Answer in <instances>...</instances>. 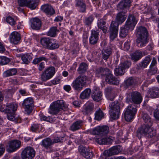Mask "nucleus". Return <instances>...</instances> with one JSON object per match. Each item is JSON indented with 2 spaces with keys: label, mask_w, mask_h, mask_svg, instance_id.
<instances>
[{
  "label": "nucleus",
  "mask_w": 159,
  "mask_h": 159,
  "mask_svg": "<svg viewBox=\"0 0 159 159\" xmlns=\"http://www.w3.org/2000/svg\"><path fill=\"white\" fill-rule=\"evenodd\" d=\"M137 46L139 47L144 46L148 43V32L144 27L140 26L136 30Z\"/></svg>",
  "instance_id": "f257e3e1"
},
{
  "label": "nucleus",
  "mask_w": 159,
  "mask_h": 159,
  "mask_svg": "<svg viewBox=\"0 0 159 159\" xmlns=\"http://www.w3.org/2000/svg\"><path fill=\"white\" fill-rule=\"evenodd\" d=\"M149 124H145L142 125L138 130V134L147 136L152 138L156 135V132L154 129L152 127V125Z\"/></svg>",
  "instance_id": "f03ea898"
},
{
  "label": "nucleus",
  "mask_w": 159,
  "mask_h": 159,
  "mask_svg": "<svg viewBox=\"0 0 159 159\" xmlns=\"http://www.w3.org/2000/svg\"><path fill=\"white\" fill-rule=\"evenodd\" d=\"M88 77L83 75H80L76 78L72 82L71 85L75 90H81L84 85L86 84V81L88 80Z\"/></svg>",
  "instance_id": "7ed1b4c3"
},
{
  "label": "nucleus",
  "mask_w": 159,
  "mask_h": 159,
  "mask_svg": "<svg viewBox=\"0 0 159 159\" xmlns=\"http://www.w3.org/2000/svg\"><path fill=\"white\" fill-rule=\"evenodd\" d=\"M64 102L63 100H59L53 102L50 106L48 113L52 115L58 114L61 110H63Z\"/></svg>",
  "instance_id": "20e7f679"
},
{
  "label": "nucleus",
  "mask_w": 159,
  "mask_h": 159,
  "mask_svg": "<svg viewBox=\"0 0 159 159\" xmlns=\"http://www.w3.org/2000/svg\"><path fill=\"white\" fill-rule=\"evenodd\" d=\"M120 109V103L119 102H115L110 104L109 111L110 116L112 119L116 120L119 118Z\"/></svg>",
  "instance_id": "39448f33"
},
{
  "label": "nucleus",
  "mask_w": 159,
  "mask_h": 159,
  "mask_svg": "<svg viewBox=\"0 0 159 159\" xmlns=\"http://www.w3.org/2000/svg\"><path fill=\"white\" fill-rule=\"evenodd\" d=\"M131 99L134 103L139 104L141 102L142 98L139 92L135 91L127 94V101L129 102Z\"/></svg>",
  "instance_id": "423d86ee"
},
{
  "label": "nucleus",
  "mask_w": 159,
  "mask_h": 159,
  "mask_svg": "<svg viewBox=\"0 0 159 159\" xmlns=\"http://www.w3.org/2000/svg\"><path fill=\"white\" fill-rule=\"evenodd\" d=\"M55 73V69L53 66H51L46 69L41 75V79L43 81H46L51 79Z\"/></svg>",
  "instance_id": "0eeeda50"
},
{
  "label": "nucleus",
  "mask_w": 159,
  "mask_h": 159,
  "mask_svg": "<svg viewBox=\"0 0 159 159\" xmlns=\"http://www.w3.org/2000/svg\"><path fill=\"white\" fill-rule=\"evenodd\" d=\"M109 129V127L107 126H98L90 129L89 131L90 134H92L104 136L108 133Z\"/></svg>",
  "instance_id": "6e6552de"
},
{
  "label": "nucleus",
  "mask_w": 159,
  "mask_h": 159,
  "mask_svg": "<svg viewBox=\"0 0 159 159\" xmlns=\"http://www.w3.org/2000/svg\"><path fill=\"white\" fill-rule=\"evenodd\" d=\"M39 1V0H18V3L20 6H26L34 10L36 8Z\"/></svg>",
  "instance_id": "1a4fd4ad"
},
{
  "label": "nucleus",
  "mask_w": 159,
  "mask_h": 159,
  "mask_svg": "<svg viewBox=\"0 0 159 159\" xmlns=\"http://www.w3.org/2000/svg\"><path fill=\"white\" fill-rule=\"evenodd\" d=\"M137 111L135 106L133 105H129L124 113L125 119L126 121H129L134 118Z\"/></svg>",
  "instance_id": "9d476101"
},
{
  "label": "nucleus",
  "mask_w": 159,
  "mask_h": 159,
  "mask_svg": "<svg viewBox=\"0 0 159 159\" xmlns=\"http://www.w3.org/2000/svg\"><path fill=\"white\" fill-rule=\"evenodd\" d=\"M35 151L34 149L30 147L25 148L21 153L23 159H32L35 155Z\"/></svg>",
  "instance_id": "9b49d317"
},
{
  "label": "nucleus",
  "mask_w": 159,
  "mask_h": 159,
  "mask_svg": "<svg viewBox=\"0 0 159 159\" xmlns=\"http://www.w3.org/2000/svg\"><path fill=\"white\" fill-rule=\"evenodd\" d=\"M22 106L24 107L25 112L28 115H29L32 111L34 107V101L31 98H28L24 100Z\"/></svg>",
  "instance_id": "f8f14e48"
},
{
  "label": "nucleus",
  "mask_w": 159,
  "mask_h": 159,
  "mask_svg": "<svg viewBox=\"0 0 159 159\" xmlns=\"http://www.w3.org/2000/svg\"><path fill=\"white\" fill-rule=\"evenodd\" d=\"M118 24L116 21H112L110 26V38L111 41H114L117 36Z\"/></svg>",
  "instance_id": "ddd939ff"
},
{
  "label": "nucleus",
  "mask_w": 159,
  "mask_h": 159,
  "mask_svg": "<svg viewBox=\"0 0 159 159\" xmlns=\"http://www.w3.org/2000/svg\"><path fill=\"white\" fill-rule=\"evenodd\" d=\"M137 21L135 17L132 15L129 16L124 27L128 30H132L134 29Z\"/></svg>",
  "instance_id": "4468645a"
},
{
  "label": "nucleus",
  "mask_w": 159,
  "mask_h": 159,
  "mask_svg": "<svg viewBox=\"0 0 159 159\" xmlns=\"http://www.w3.org/2000/svg\"><path fill=\"white\" fill-rule=\"evenodd\" d=\"M79 151L80 154L87 159H90L93 156V153L89 148L82 145H80L79 148Z\"/></svg>",
  "instance_id": "2eb2a0df"
},
{
  "label": "nucleus",
  "mask_w": 159,
  "mask_h": 159,
  "mask_svg": "<svg viewBox=\"0 0 159 159\" xmlns=\"http://www.w3.org/2000/svg\"><path fill=\"white\" fill-rule=\"evenodd\" d=\"M21 142L18 140H14L10 141L8 144L7 150L9 152H14L19 148L20 146Z\"/></svg>",
  "instance_id": "dca6fc26"
},
{
  "label": "nucleus",
  "mask_w": 159,
  "mask_h": 159,
  "mask_svg": "<svg viewBox=\"0 0 159 159\" xmlns=\"http://www.w3.org/2000/svg\"><path fill=\"white\" fill-rule=\"evenodd\" d=\"M105 80L107 82L110 84L117 85L119 84V81L114 76L111 74V72L110 70V72L106 75Z\"/></svg>",
  "instance_id": "f3484780"
},
{
  "label": "nucleus",
  "mask_w": 159,
  "mask_h": 159,
  "mask_svg": "<svg viewBox=\"0 0 159 159\" xmlns=\"http://www.w3.org/2000/svg\"><path fill=\"white\" fill-rule=\"evenodd\" d=\"M110 72V70L107 68L99 67L97 68L95 71V74L97 76L103 78Z\"/></svg>",
  "instance_id": "a211bd4d"
},
{
  "label": "nucleus",
  "mask_w": 159,
  "mask_h": 159,
  "mask_svg": "<svg viewBox=\"0 0 159 159\" xmlns=\"http://www.w3.org/2000/svg\"><path fill=\"white\" fill-rule=\"evenodd\" d=\"M30 26L34 30H38L41 26V22L39 18L35 17L31 19L30 20Z\"/></svg>",
  "instance_id": "6ab92c4d"
},
{
  "label": "nucleus",
  "mask_w": 159,
  "mask_h": 159,
  "mask_svg": "<svg viewBox=\"0 0 159 159\" xmlns=\"http://www.w3.org/2000/svg\"><path fill=\"white\" fill-rule=\"evenodd\" d=\"M41 8L43 12L48 16H52L55 13V10L52 7L48 4H45L42 5Z\"/></svg>",
  "instance_id": "aec40b11"
},
{
  "label": "nucleus",
  "mask_w": 159,
  "mask_h": 159,
  "mask_svg": "<svg viewBox=\"0 0 159 159\" xmlns=\"http://www.w3.org/2000/svg\"><path fill=\"white\" fill-rule=\"evenodd\" d=\"M92 97L93 99L97 102H99L102 99V93L99 88L97 87L94 88Z\"/></svg>",
  "instance_id": "412c9836"
},
{
  "label": "nucleus",
  "mask_w": 159,
  "mask_h": 159,
  "mask_svg": "<svg viewBox=\"0 0 159 159\" xmlns=\"http://www.w3.org/2000/svg\"><path fill=\"white\" fill-rule=\"evenodd\" d=\"M99 32L97 31L92 30L91 35L89 38V43L91 45L96 44L98 39Z\"/></svg>",
  "instance_id": "4be33fe9"
},
{
  "label": "nucleus",
  "mask_w": 159,
  "mask_h": 159,
  "mask_svg": "<svg viewBox=\"0 0 159 159\" xmlns=\"http://www.w3.org/2000/svg\"><path fill=\"white\" fill-rule=\"evenodd\" d=\"M10 39L11 43L14 44H18L20 39V34L18 32L14 31L11 34Z\"/></svg>",
  "instance_id": "5701e85b"
},
{
  "label": "nucleus",
  "mask_w": 159,
  "mask_h": 159,
  "mask_svg": "<svg viewBox=\"0 0 159 159\" xmlns=\"http://www.w3.org/2000/svg\"><path fill=\"white\" fill-rule=\"evenodd\" d=\"M130 0H123L118 4L117 8L119 10H125L128 9L130 6Z\"/></svg>",
  "instance_id": "b1692460"
},
{
  "label": "nucleus",
  "mask_w": 159,
  "mask_h": 159,
  "mask_svg": "<svg viewBox=\"0 0 159 159\" xmlns=\"http://www.w3.org/2000/svg\"><path fill=\"white\" fill-rule=\"evenodd\" d=\"M94 105L92 102H88L84 107L82 112L84 115L90 114L92 112Z\"/></svg>",
  "instance_id": "393cba45"
},
{
  "label": "nucleus",
  "mask_w": 159,
  "mask_h": 159,
  "mask_svg": "<svg viewBox=\"0 0 159 159\" xmlns=\"http://www.w3.org/2000/svg\"><path fill=\"white\" fill-rule=\"evenodd\" d=\"M96 141L100 144H109L112 142V139L106 137H97L95 139Z\"/></svg>",
  "instance_id": "a878e982"
},
{
  "label": "nucleus",
  "mask_w": 159,
  "mask_h": 159,
  "mask_svg": "<svg viewBox=\"0 0 159 159\" xmlns=\"http://www.w3.org/2000/svg\"><path fill=\"white\" fill-rule=\"evenodd\" d=\"M17 105L15 103L7 104L6 108V113H15L17 110Z\"/></svg>",
  "instance_id": "bb28decb"
},
{
  "label": "nucleus",
  "mask_w": 159,
  "mask_h": 159,
  "mask_svg": "<svg viewBox=\"0 0 159 159\" xmlns=\"http://www.w3.org/2000/svg\"><path fill=\"white\" fill-rule=\"evenodd\" d=\"M53 144L52 140L49 138L44 139L41 143V145L47 149L50 148Z\"/></svg>",
  "instance_id": "cd10ccee"
},
{
  "label": "nucleus",
  "mask_w": 159,
  "mask_h": 159,
  "mask_svg": "<svg viewBox=\"0 0 159 159\" xmlns=\"http://www.w3.org/2000/svg\"><path fill=\"white\" fill-rule=\"evenodd\" d=\"M119 152L118 147L114 146L108 150H105L104 152V154L105 155V156H109L113 155L118 154Z\"/></svg>",
  "instance_id": "c85d7f7f"
},
{
  "label": "nucleus",
  "mask_w": 159,
  "mask_h": 159,
  "mask_svg": "<svg viewBox=\"0 0 159 159\" xmlns=\"http://www.w3.org/2000/svg\"><path fill=\"white\" fill-rule=\"evenodd\" d=\"M83 122L81 120H79L74 122L70 127V129L75 131L80 129L83 125Z\"/></svg>",
  "instance_id": "c756f323"
},
{
  "label": "nucleus",
  "mask_w": 159,
  "mask_h": 159,
  "mask_svg": "<svg viewBox=\"0 0 159 159\" xmlns=\"http://www.w3.org/2000/svg\"><path fill=\"white\" fill-rule=\"evenodd\" d=\"M52 41V39L49 38H43L40 40L41 44L45 48L48 49L50 44Z\"/></svg>",
  "instance_id": "7c9ffc66"
},
{
  "label": "nucleus",
  "mask_w": 159,
  "mask_h": 159,
  "mask_svg": "<svg viewBox=\"0 0 159 159\" xmlns=\"http://www.w3.org/2000/svg\"><path fill=\"white\" fill-rule=\"evenodd\" d=\"M17 70L16 69H10L4 71L3 73V77H8L15 75L17 73Z\"/></svg>",
  "instance_id": "2f4dec72"
},
{
  "label": "nucleus",
  "mask_w": 159,
  "mask_h": 159,
  "mask_svg": "<svg viewBox=\"0 0 159 159\" xmlns=\"http://www.w3.org/2000/svg\"><path fill=\"white\" fill-rule=\"evenodd\" d=\"M126 17L125 16V13L121 12L118 13L116 17V20L118 22H116L118 24H122L125 20Z\"/></svg>",
  "instance_id": "473e14b6"
},
{
  "label": "nucleus",
  "mask_w": 159,
  "mask_h": 159,
  "mask_svg": "<svg viewBox=\"0 0 159 159\" xmlns=\"http://www.w3.org/2000/svg\"><path fill=\"white\" fill-rule=\"evenodd\" d=\"M23 62L25 64H28L32 59V55L31 54L25 53L21 56Z\"/></svg>",
  "instance_id": "72a5a7b5"
},
{
  "label": "nucleus",
  "mask_w": 159,
  "mask_h": 159,
  "mask_svg": "<svg viewBox=\"0 0 159 159\" xmlns=\"http://www.w3.org/2000/svg\"><path fill=\"white\" fill-rule=\"evenodd\" d=\"M148 96L152 98L158 97L159 96V89L157 87L154 88L150 90Z\"/></svg>",
  "instance_id": "f704fd0d"
},
{
  "label": "nucleus",
  "mask_w": 159,
  "mask_h": 159,
  "mask_svg": "<svg viewBox=\"0 0 159 159\" xmlns=\"http://www.w3.org/2000/svg\"><path fill=\"white\" fill-rule=\"evenodd\" d=\"M106 22L103 20L101 19L98 20V26L99 28L102 30L103 32L105 33H107V29L105 25Z\"/></svg>",
  "instance_id": "c9c22d12"
},
{
  "label": "nucleus",
  "mask_w": 159,
  "mask_h": 159,
  "mask_svg": "<svg viewBox=\"0 0 159 159\" xmlns=\"http://www.w3.org/2000/svg\"><path fill=\"white\" fill-rule=\"evenodd\" d=\"M75 6L78 7L82 12H84L86 10V4L81 0H75Z\"/></svg>",
  "instance_id": "e433bc0d"
},
{
  "label": "nucleus",
  "mask_w": 159,
  "mask_h": 159,
  "mask_svg": "<svg viewBox=\"0 0 159 159\" xmlns=\"http://www.w3.org/2000/svg\"><path fill=\"white\" fill-rule=\"evenodd\" d=\"M142 116L144 122L146 124H149L150 125H152L153 121L149 115L147 113L144 112H142Z\"/></svg>",
  "instance_id": "4c0bfd02"
},
{
  "label": "nucleus",
  "mask_w": 159,
  "mask_h": 159,
  "mask_svg": "<svg viewBox=\"0 0 159 159\" xmlns=\"http://www.w3.org/2000/svg\"><path fill=\"white\" fill-rule=\"evenodd\" d=\"M156 60L154 58H153L150 66V69L149 70V72L152 74H154L157 72V68L156 66Z\"/></svg>",
  "instance_id": "58836bf2"
},
{
  "label": "nucleus",
  "mask_w": 159,
  "mask_h": 159,
  "mask_svg": "<svg viewBox=\"0 0 159 159\" xmlns=\"http://www.w3.org/2000/svg\"><path fill=\"white\" fill-rule=\"evenodd\" d=\"M91 92L90 89L87 88L81 93L80 97L82 99L88 98L90 96Z\"/></svg>",
  "instance_id": "ea45409f"
},
{
  "label": "nucleus",
  "mask_w": 159,
  "mask_h": 159,
  "mask_svg": "<svg viewBox=\"0 0 159 159\" xmlns=\"http://www.w3.org/2000/svg\"><path fill=\"white\" fill-rule=\"evenodd\" d=\"M105 91L108 96V98L111 101H112L114 98L110 99L109 98V96L111 94L112 95L115 93L116 92V89H115L114 88L111 86H109L105 89Z\"/></svg>",
  "instance_id": "a19ab883"
},
{
  "label": "nucleus",
  "mask_w": 159,
  "mask_h": 159,
  "mask_svg": "<svg viewBox=\"0 0 159 159\" xmlns=\"http://www.w3.org/2000/svg\"><path fill=\"white\" fill-rule=\"evenodd\" d=\"M112 53L111 49L110 48H107L102 51V58L107 61Z\"/></svg>",
  "instance_id": "79ce46f5"
},
{
  "label": "nucleus",
  "mask_w": 159,
  "mask_h": 159,
  "mask_svg": "<svg viewBox=\"0 0 159 159\" xmlns=\"http://www.w3.org/2000/svg\"><path fill=\"white\" fill-rule=\"evenodd\" d=\"M151 60L150 56H148L139 64L140 66L142 68H146L150 62Z\"/></svg>",
  "instance_id": "37998d69"
},
{
  "label": "nucleus",
  "mask_w": 159,
  "mask_h": 159,
  "mask_svg": "<svg viewBox=\"0 0 159 159\" xmlns=\"http://www.w3.org/2000/svg\"><path fill=\"white\" fill-rule=\"evenodd\" d=\"M142 56V53L141 52L137 51L131 55V59L134 61L139 60Z\"/></svg>",
  "instance_id": "c03bdc74"
},
{
  "label": "nucleus",
  "mask_w": 159,
  "mask_h": 159,
  "mask_svg": "<svg viewBox=\"0 0 159 159\" xmlns=\"http://www.w3.org/2000/svg\"><path fill=\"white\" fill-rule=\"evenodd\" d=\"M57 31L56 27H53L51 28L47 33V35L52 37H55L57 35Z\"/></svg>",
  "instance_id": "a18cd8bd"
},
{
  "label": "nucleus",
  "mask_w": 159,
  "mask_h": 159,
  "mask_svg": "<svg viewBox=\"0 0 159 159\" xmlns=\"http://www.w3.org/2000/svg\"><path fill=\"white\" fill-rule=\"evenodd\" d=\"M59 46L58 42L56 39H52V42L50 44L48 49L50 50L56 49L59 48Z\"/></svg>",
  "instance_id": "49530a36"
},
{
  "label": "nucleus",
  "mask_w": 159,
  "mask_h": 159,
  "mask_svg": "<svg viewBox=\"0 0 159 159\" xmlns=\"http://www.w3.org/2000/svg\"><path fill=\"white\" fill-rule=\"evenodd\" d=\"M125 72V69L122 67H121L120 65L115 69V74L117 76L122 75L124 74Z\"/></svg>",
  "instance_id": "de8ad7c7"
},
{
  "label": "nucleus",
  "mask_w": 159,
  "mask_h": 159,
  "mask_svg": "<svg viewBox=\"0 0 159 159\" xmlns=\"http://www.w3.org/2000/svg\"><path fill=\"white\" fill-rule=\"evenodd\" d=\"M95 118L98 120H101L104 116V114L102 111L99 109L96 111L95 114Z\"/></svg>",
  "instance_id": "09e8293b"
},
{
  "label": "nucleus",
  "mask_w": 159,
  "mask_h": 159,
  "mask_svg": "<svg viewBox=\"0 0 159 159\" xmlns=\"http://www.w3.org/2000/svg\"><path fill=\"white\" fill-rule=\"evenodd\" d=\"M129 30L124 27L121 28L120 31V36L121 38H125L127 35Z\"/></svg>",
  "instance_id": "8fccbe9b"
},
{
  "label": "nucleus",
  "mask_w": 159,
  "mask_h": 159,
  "mask_svg": "<svg viewBox=\"0 0 159 159\" xmlns=\"http://www.w3.org/2000/svg\"><path fill=\"white\" fill-rule=\"evenodd\" d=\"M16 89V87L14 86L11 87L7 89H6V92L9 97H11L14 93Z\"/></svg>",
  "instance_id": "3c124183"
},
{
  "label": "nucleus",
  "mask_w": 159,
  "mask_h": 159,
  "mask_svg": "<svg viewBox=\"0 0 159 159\" xmlns=\"http://www.w3.org/2000/svg\"><path fill=\"white\" fill-rule=\"evenodd\" d=\"M87 68V64L84 63H83L80 65L78 70L80 74H81L86 71Z\"/></svg>",
  "instance_id": "603ef678"
},
{
  "label": "nucleus",
  "mask_w": 159,
  "mask_h": 159,
  "mask_svg": "<svg viewBox=\"0 0 159 159\" xmlns=\"http://www.w3.org/2000/svg\"><path fill=\"white\" fill-rule=\"evenodd\" d=\"M42 61H44L47 62L48 61V59L43 56L40 57L35 58L33 60V62L34 64H36Z\"/></svg>",
  "instance_id": "864d4df0"
},
{
  "label": "nucleus",
  "mask_w": 159,
  "mask_h": 159,
  "mask_svg": "<svg viewBox=\"0 0 159 159\" xmlns=\"http://www.w3.org/2000/svg\"><path fill=\"white\" fill-rule=\"evenodd\" d=\"M131 65L130 61H126L124 62H122L120 65L121 67H122L125 70L126 69L129 68Z\"/></svg>",
  "instance_id": "5fc2aeb1"
},
{
  "label": "nucleus",
  "mask_w": 159,
  "mask_h": 159,
  "mask_svg": "<svg viewBox=\"0 0 159 159\" xmlns=\"http://www.w3.org/2000/svg\"><path fill=\"white\" fill-rule=\"evenodd\" d=\"M134 83V79L132 77L127 79L125 82V84L127 87L133 85Z\"/></svg>",
  "instance_id": "6e6d98bb"
},
{
  "label": "nucleus",
  "mask_w": 159,
  "mask_h": 159,
  "mask_svg": "<svg viewBox=\"0 0 159 159\" xmlns=\"http://www.w3.org/2000/svg\"><path fill=\"white\" fill-rule=\"evenodd\" d=\"M6 21L11 25H15L16 21L11 16H8L6 18Z\"/></svg>",
  "instance_id": "4d7b16f0"
},
{
  "label": "nucleus",
  "mask_w": 159,
  "mask_h": 159,
  "mask_svg": "<svg viewBox=\"0 0 159 159\" xmlns=\"http://www.w3.org/2000/svg\"><path fill=\"white\" fill-rule=\"evenodd\" d=\"M40 126V125L39 124H33L30 127V130L32 132H35L39 129Z\"/></svg>",
  "instance_id": "13d9d810"
},
{
  "label": "nucleus",
  "mask_w": 159,
  "mask_h": 159,
  "mask_svg": "<svg viewBox=\"0 0 159 159\" xmlns=\"http://www.w3.org/2000/svg\"><path fill=\"white\" fill-rule=\"evenodd\" d=\"M154 115L156 121L159 122V106L157 107L154 112Z\"/></svg>",
  "instance_id": "bf43d9fd"
},
{
  "label": "nucleus",
  "mask_w": 159,
  "mask_h": 159,
  "mask_svg": "<svg viewBox=\"0 0 159 159\" xmlns=\"http://www.w3.org/2000/svg\"><path fill=\"white\" fill-rule=\"evenodd\" d=\"M93 18L92 16H89L86 18L84 20V23L86 25H90L93 20Z\"/></svg>",
  "instance_id": "052dcab7"
},
{
  "label": "nucleus",
  "mask_w": 159,
  "mask_h": 159,
  "mask_svg": "<svg viewBox=\"0 0 159 159\" xmlns=\"http://www.w3.org/2000/svg\"><path fill=\"white\" fill-rule=\"evenodd\" d=\"M7 119L10 120H15L16 119L15 116V113H7Z\"/></svg>",
  "instance_id": "680f3d73"
},
{
  "label": "nucleus",
  "mask_w": 159,
  "mask_h": 159,
  "mask_svg": "<svg viewBox=\"0 0 159 159\" xmlns=\"http://www.w3.org/2000/svg\"><path fill=\"white\" fill-rule=\"evenodd\" d=\"M3 65H6L10 61V59L5 56H2Z\"/></svg>",
  "instance_id": "e2e57ef3"
},
{
  "label": "nucleus",
  "mask_w": 159,
  "mask_h": 159,
  "mask_svg": "<svg viewBox=\"0 0 159 159\" xmlns=\"http://www.w3.org/2000/svg\"><path fill=\"white\" fill-rule=\"evenodd\" d=\"M4 146L2 144H0V157L5 152Z\"/></svg>",
  "instance_id": "0e129e2a"
},
{
  "label": "nucleus",
  "mask_w": 159,
  "mask_h": 159,
  "mask_svg": "<svg viewBox=\"0 0 159 159\" xmlns=\"http://www.w3.org/2000/svg\"><path fill=\"white\" fill-rule=\"evenodd\" d=\"M63 138V137H55L53 140H52V142H53V144L54 143L61 142V141L63 140L62 139Z\"/></svg>",
  "instance_id": "69168bd1"
},
{
  "label": "nucleus",
  "mask_w": 159,
  "mask_h": 159,
  "mask_svg": "<svg viewBox=\"0 0 159 159\" xmlns=\"http://www.w3.org/2000/svg\"><path fill=\"white\" fill-rule=\"evenodd\" d=\"M6 50L5 47L3 44L0 42V53H3Z\"/></svg>",
  "instance_id": "338daca9"
},
{
  "label": "nucleus",
  "mask_w": 159,
  "mask_h": 159,
  "mask_svg": "<svg viewBox=\"0 0 159 159\" xmlns=\"http://www.w3.org/2000/svg\"><path fill=\"white\" fill-rule=\"evenodd\" d=\"M60 80L58 78L54 79L51 81V83L54 85H56L60 83Z\"/></svg>",
  "instance_id": "774afa93"
}]
</instances>
